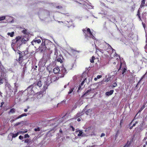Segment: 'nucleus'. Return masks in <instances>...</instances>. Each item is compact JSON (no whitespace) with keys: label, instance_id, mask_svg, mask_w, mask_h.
<instances>
[{"label":"nucleus","instance_id":"obj_50","mask_svg":"<svg viewBox=\"0 0 147 147\" xmlns=\"http://www.w3.org/2000/svg\"><path fill=\"white\" fill-rule=\"evenodd\" d=\"M125 72V71H124L123 72V74Z\"/></svg>","mask_w":147,"mask_h":147},{"label":"nucleus","instance_id":"obj_44","mask_svg":"<svg viewBox=\"0 0 147 147\" xmlns=\"http://www.w3.org/2000/svg\"><path fill=\"white\" fill-rule=\"evenodd\" d=\"M64 87L65 88H66V85H65L64 86Z\"/></svg>","mask_w":147,"mask_h":147},{"label":"nucleus","instance_id":"obj_10","mask_svg":"<svg viewBox=\"0 0 147 147\" xmlns=\"http://www.w3.org/2000/svg\"><path fill=\"white\" fill-rule=\"evenodd\" d=\"M60 68L57 67H56L53 69V71L54 73L57 74L60 72Z\"/></svg>","mask_w":147,"mask_h":147},{"label":"nucleus","instance_id":"obj_21","mask_svg":"<svg viewBox=\"0 0 147 147\" xmlns=\"http://www.w3.org/2000/svg\"><path fill=\"white\" fill-rule=\"evenodd\" d=\"M142 128H140V127L139 128H137V131H138V132L142 130Z\"/></svg>","mask_w":147,"mask_h":147},{"label":"nucleus","instance_id":"obj_20","mask_svg":"<svg viewBox=\"0 0 147 147\" xmlns=\"http://www.w3.org/2000/svg\"><path fill=\"white\" fill-rule=\"evenodd\" d=\"M57 61L61 63L62 62V60L60 58H57Z\"/></svg>","mask_w":147,"mask_h":147},{"label":"nucleus","instance_id":"obj_40","mask_svg":"<svg viewBox=\"0 0 147 147\" xmlns=\"http://www.w3.org/2000/svg\"><path fill=\"white\" fill-rule=\"evenodd\" d=\"M77 121H80V118H78V119H77Z\"/></svg>","mask_w":147,"mask_h":147},{"label":"nucleus","instance_id":"obj_26","mask_svg":"<svg viewBox=\"0 0 147 147\" xmlns=\"http://www.w3.org/2000/svg\"><path fill=\"white\" fill-rule=\"evenodd\" d=\"M23 138V136H19V139H20V140H22Z\"/></svg>","mask_w":147,"mask_h":147},{"label":"nucleus","instance_id":"obj_1","mask_svg":"<svg viewBox=\"0 0 147 147\" xmlns=\"http://www.w3.org/2000/svg\"><path fill=\"white\" fill-rule=\"evenodd\" d=\"M83 31L85 33L84 35L86 38L88 37H89L90 38H91L95 40V37L93 35L89 28H86L85 29H84Z\"/></svg>","mask_w":147,"mask_h":147},{"label":"nucleus","instance_id":"obj_12","mask_svg":"<svg viewBox=\"0 0 147 147\" xmlns=\"http://www.w3.org/2000/svg\"><path fill=\"white\" fill-rule=\"evenodd\" d=\"M19 134V132H17L15 134H11L9 135V136H11L13 138H15Z\"/></svg>","mask_w":147,"mask_h":147},{"label":"nucleus","instance_id":"obj_22","mask_svg":"<svg viewBox=\"0 0 147 147\" xmlns=\"http://www.w3.org/2000/svg\"><path fill=\"white\" fill-rule=\"evenodd\" d=\"M27 131L26 130L25 131H20L19 132V133H20V134H23L24 133H26L27 132Z\"/></svg>","mask_w":147,"mask_h":147},{"label":"nucleus","instance_id":"obj_5","mask_svg":"<svg viewBox=\"0 0 147 147\" xmlns=\"http://www.w3.org/2000/svg\"><path fill=\"white\" fill-rule=\"evenodd\" d=\"M76 134L77 135V136L79 137H85V133L84 132H83L82 130H78L76 131Z\"/></svg>","mask_w":147,"mask_h":147},{"label":"nucleus","instance_id":"obj_46","mask_svg":"<svg viewBox=\"0 0 147 147\" xmlns=\"http://www.w3.org/2000/svg\"><path fill=\"white\" fill-rule=\"evenodd\" d=\"M146 145H147V142H146Z\"/></svg>","mask_w":147,"mask_h":147},{"label":"nucleus","instance_id":"obj_31","mask_svg":"<svg viewBox=\"0 0 147 147\" xmlns=\"http://www.w3.org/2000/svg\"><path fill=\"white\" fill-rule=\"evenodd\" d=\"M28 141H29V140H28V139H26L24 141V142L25 143H28Z\"/></svg>","mask_w":147,"mask_h":147},{"label":"nucleus","instance_id":"obj_23","mask_svg":"<svg viewBox=\"0 0 147 147\" xmlns=\"http://www.w3.org/2000/svg\"><path fill=\"white\" fill-rule=\"evenodd\" d=\"M107 47L109 49H112V48L108 44L107 45Z\"/></svg>","mask_w":147,"mask_h":147},{"label":"nucleus","instance_id":"obj_9","mask_svg":"<svg viewBox=\"0 0 147 147\" xmlns=\"http://www.w3.org/2000/svg\"><path fill=\"white\" fill-rule=\"evenodd\" d=\"M41 42V40L40 39L38 40H34L32 42V45H34V44L36 42L38 44L40 43Z\"/></svg>","mask_w":147,"mask_h":147},{"label":"nucleus","instance_id":"obj_25","mask_svg":"<svg viewBox=\"0 0 147 147\" xmlns=\"http://www.w3.org/2000/svg\"><path fill=\"white\" fill-rule=\"evenodd\" d=\"M29 136L28 134H26L24 136V138H29Z\"/></svg>","mask_w":147,"mask_h":147},{"label":"nucleus","instance_id":"obj_8","mask_svg":"<svg viewBox=\"0 0 147 147\" xmlns=\"http://www.w3.org/2000/svg\"><path fill=\"white\" fill-rule=\"evenodd\" d=\"M27 90L28 91V95H31V96H32V95L34 94V92L33 90H32L31 88L30 87H29L27 89Z\"/></svg>","mask_w":147,"mask_h":147},{"label":"nucleus","instance_id":"obj_3","mask_svg":"<svg viewBox=\"0 0 147 147\" xmlns=\"http://www.w3.org/2000/svg\"><path fill=\"white\" fill-rule=\"evenodd\" d=\"M60 71L59 75V77L62 78L64 77L65 74L67 73L66 70L64 66H62L60 67Z\"/></svg>","mask_w":147,"mask_h":147},{"label":"nucleus","instance_id":"obj_18","mask_svg":"<svg viewBox=\"0 0 147 147\" xmlns=\"http://www.w3.org/2000/svg\"><path fill=\"white\" fill-rule=\"evenodd\" d=\"M15 109H10L9 111V113H13L15 112Z\"/></svg>","mask_w":147,"mask_h":147},{"label":"nucleus","instance_id":"obj_19","mask_svg":"<svg viewBox=\"0 0 147 147\" xmlns=\"http://www.w3.org/2000/svg\"><path fill=\"white\" fill-rule=\"evenodd\" d=\"M37 86L39 87H40L41 86V82L40 81H38L37 83Z\"/></svg>","mask_w":147,"mask_h":147},{"label":"nucleus","instance_id":"obj_14","mask_svg":"<svg viewBox=\"0 0 147 147\" xmlns=\"http://www.w3.org/2000/svg\"><path fill=\"white\" fill-rule=\"evenodd\" d=\"M14 34V32H9L7 34L9 36H10L11 37H12L13 36V35Z\"/></svg>","mask_w":147,"mask_h":147},{"label":"nucleus","instance_id":"obj_36","mask_svg":"<svg viewBox=\"0 0 147 147\" xmlns=\"http://www.w3.org/2000/svg\"><path fill=\"white\" fill-rule=\"evenodd\" d=\"M84 81L82 82L81 83V84L80 85L81 86H82L83 85V84H84Z\"/></svg>","mask_w":147,"mask_h":147},{"label":"nucleus","instance_id":"obj_16","mask_svg":"<svg viewBox=\"0 0 147 147\" xmlns=\"http://www.w3.org/2000/svg\"><path fill=\"white\" fill-rule=\"evenodd\" d=\"M145 4V0H143L142 1V3L141 4V5H140V7H143L144 5V4Z\"/></svg>","mask_w":147,"mask_h":147},{"label":"nucleus","instance_id":"obj_28","mask_svg":"<svg viewBox=\"0 0 147 147\" xmlns=\"http://www.w3.org/2000/svg\"><path fill=\"white\" fill-rule=\"evenodd\" d=\"M109 78H107L106 80L105 81V82H108L109 81Z\"/></svg>","mask_w":147,"mask_h":147},{"label":"nucleus","instance_id":"obj_42","mask_svg":"<svg viewBox=\"0 0 147 147\" xmlns=\"http://www.w3.org/2000/svg\"><path fill=\"white\" fill-rule=\"evenodd\" d=\"M20 123H16V125H19V124H20Z\"/></svg>","mask_w":147,"mask_h":147},{"label":"nucleus","instance_id":"obj_51","mask_svg":"<svg viewBox=\"0 0 147 147\" xmlns=\"http://www.w3.org/2000/svg\"><path fill=\"white\" fill-rule=\"evenodd\" d=\"M35 130L36 131H37V130L36 129H35Z\"/></svg>","mask_w":147,"mask_h":147},{"label":"nucleus","instance_id":"obj_17","mask_svg":"<svg viewBox=\"0 0 147 147\" xmlns=\"http://www.w3.org/2000/svg\"><path fill=\"white\" fill-rule=\"evenodd\" d=\"M95 58L94 57L92 56L91 59H90V62L91 63H93L94 62V60L95 59Z\"/></svg>","mask_w":147,"mask_h":147},{"label":"nucleus","instance_id":"obj_27","mask_svg":"<svg viewBox=\"0 0 147 147\" xmlns=\"http://www.w3.org/2000/svg\"><path fill=\"white\" fill-rule=\"evenodd\" d=\"M105 134L102 133L100 135V137H102L103 136H105Z\"/></svg>","mask_w":147,"mask_h":147},{"label":"nucleus","instance_id":"obj_37","mask_svg":"<svg viewBox=\"0 0 147 147\" xmlns=\"http://www.w3.org/2000/svg\"><path fill=\"white\" fill-rule=\"evenodd\" d=\"M117 85V84L116 83H114V85H113V86L114 87H115Z\"/></svg>","mask_w":147,"mask_h":147},{"label":"nucleus","instance_id":"obj_48","mask_svg":"<svg viewBox=\"0 0 147 147\" xmlns=\"http://www.w3.org/2000/svg\"><path fill=\"white\" fill-rule=\"evenodd\" d=\"M113 64H115V62H114Z\"/></svg>","mask_w":147,"mask_h":147},{"label":"nucleus","instance_id":"obj_57","mask_svg":"<svg viewBox=\"0 0 147 147\" xmlns=\"http://www.w3.org/2000/svg\"><path fill=\"white\" fill-rule=\"evenodd\" d=\"M1 22H0V23H1Z\"/></svg>","mask_w":147,"mask_h":147},{"label":"nucleus","instance_id":"obj_2","mask_svg":"<svg viewBox=\"0 0 147 147\" xmlns=\"http://www.w3.org/2000/svg\"><path fill=\"white\" fill-rule=\"evenodd\" d=\"M21 39V36H18L16 37L15 39L13 40L11 45L12 47H17L20 45L22 43H20V40Z\"/></svg>","mask_w":147,"mask_h":147},{"label":"nucleus","instance_id":"obj_39","mask_svg":"<svg viewBox=\"0 0 147 147\" xmlns=\"http://www.w3.org/2000/svg\"><path fill=\"white\" fill-rule=\"evenodd\" d=\"M89 91V90H88L87 92H86L84 94V95H86V94L88 93V92Z\"/></svg>","mask_w":147,"mask_h":147},{"label":"nucleus","instance_id":"obj_35","mask_svg":"<svg viewBox=\"0 0 147 147\" xmlns=\"http://www.w3.org/2000/svg\"><path fill=\"white\" fill-rule=\"evenodd\" d=\"M137 123H138V122H136L135 123H134L133 124L132 127L135 126L136 124Z\"/></svg>","mask_w":147,"mask_h":147},{"label":"nucleus","instance_id":"obj_49","mask_svg":"<svg viewBox=\"0 0 147 147\" xmlns=\"http://www.w3.org/2000/svg\"><path fill=\"white\" fill-rule=\"evenodd\" d=\"M144 107L142 108V109H143L144 108Z\"/></svg>","mask_w":147,"mask_h":147},{"label":"nucleus","instance_id":"obj_56","mask_svg":"<svg viewBox=\"0 0 147 147\" xmlns=\"http://www.w3.org/2000/svg\"><path fill=\"white\" fill-rule=\"evenodd\" d=\"M73 130H74V129H73Z\"/></svg>","mask_w":147,"mask_h":147},{"label":"nucleus","instance_id":"obj_47","mask_svg":"<svg viewBox=\"0 0 147 147\" xmlns=\"http://www.w3.org/2000/svg\"><path fill=\"white\" fill-rule=\"evenodd\" d=\"M94 42L95 44V41H94Z\"/></svg>","mask_w":147,"mask_h":147},{"label":"nucleus","instance_id":"obj_29","mask_svg":"<svg viewBox=\"0 0 147 147\" xmlns=\"http://www.w3.org/2000/svg\"><path fill=\"white\" fill-rule=\"evenodd\" d=\"M137 15H138V16L139 17V18H140V13L139 12V10H138V13Z\"/></svg>","mask_w":147,"mask_h":147},{"label":"nucleus","instance_id":"obj_13","mask_svg":"<svg viewBox=\"0 0 147 147\" xmlns=\"http://www.w3.org/2000/svg\"><path fill=\"white\" fill-rule=\"evenodd\" d=\"M27 116V114H26V113L20 115L19 116H18V117H17L16 118V119H19L20 118H21L22 117H24V116Z\"/></svg>","mask_w":147,"mask_h":147},{"label":"nucleus","instance_id":"obj_4","mask_svg":"<svg viewBox=\"0 0 147 147\" xmlns=\"http://www.w3.org/2000/svg\"><path fill=\"white\" fill-rule=\"evenodd\" d=\"M94 130V128L92 127H89L86 128L84 132L85 133V136L89 135L90 133Z\"/></svg>","mask_w":147,"mask_h":147},{"label":"nucleus","instance_id":"obj_7","mask_svg":"<svg viewBox=\"0 0 147 147\" xmlns=\"http://www.w3.org/2000/svg\"><path fill=\"white\" fill-rule=\"evenodd\" d=\"M27 36L24 37V38H22L21 36V39L20 40V43H21V42L23 43H25L26 41L28 40V38Z\"/></svg>","mask_w":147,"mask_h":147},{"label":"nucleus","instance_id":"obj_55","mask_svg":"<svg viewBox=\"0 0 147 147\" xmlns=\"http://www.w3.org/2000/svg\"><path fill=\"white\" fill-rule=\"evenodd\" d=\"M73 130H74V129H73Z\"/></svg>","mask_w":147,"mask_h":147},{"label":"nucleus","instance_id":"obj_33","mask_svg":"<svg viewBox=\"0 0 147 147\" xmlns=\"http://www.w3.org/2000/svg\"><path fill=\"white\" fill-rule=\"evenodd\" d=\"M129 145L127 144L125 145L123 147H129Z\"/></svg>","mask_w":147,"mask_h":147},{"label":"nucleus","instance_id":"obj_32","mask_svg":"<svg viewBox=\"0 0 147 147\" xmlns=\"http://www.w3.org/2000/svg\"><path fill=\"white\" fill-rule=\"evenodd\" d=\"M142 24L143 27H144V29H145V26H145V24H144L143 22H142Z\"/></svg>","mask_w":147,"mask_h":147},{"label":"nucleus","instance_id":"obj_43","mask_svg":"<svg viewBox=\"0 0 147 147\" xmlns=\"http://www.w3.org/2000/svg\"><path fill=\"white\" fill-rule=\"evenodd\" d=\"M132 126H131V127H130V128H130V129H132Z\"/></svg>","mask_w":147,"mask_h":147},{"label":"nucleus","instance_id":"obj_15","mask_svg":"<svg viewBox=\"0 0 147 147\" xmlns=\"http://www.w3.org/2000/svg\"><path fill=\"white\" fill-rule=\"evenodd\" d=\"M102 77V76L101 75H98L96 78H94V80L95 81H96L98 79H99L101 78Z\"/></svg>","mask_w":147,"mask_h":147},{"label":"nucleus","instance_id":"obj_34","mask_svg":"<svg viewBox=\"0 0 147 147\" xmlns=\"http://www.w3.org/2000/svg\"><path fill=\"white\" fill-rule=\"evenodd\" d=\"M122 65H124L125 64L124 63H121V65H120V68H121V67Z\"/></svg>","mask_w":147,"mask_h":147},{"label":"nucleus","instance_id":"obj_30","mask_svg":"<svg viewBox=\"0 0 147 147\" xmlns=\"http://www.w3.org/2000/svg\"><path fill=\"white\" fill-rule=\"evenodd\" d=\"M92 110L91 109H89L87 111H86V112L87 113H89V112H92Z\"/></svg>","mask_w":147,"mask_h":147},{"label":"nucleus","instance_id":"obj_45","mask_svg":"<svg viewBox=\"0 0 147 147\" xmlns=\"http://www.w3.org/2000/svg\"><path fill=\"white\" fill-rule=\"evenodd\" d=\"M143 147H146V145H144L143 146Z\"/></svg>","mask_w":147,"mask_h":147},{"label":"nucleus","instance_id":"obj_41","mask_svg":"<svg viewBox=\"0 0 147 147\" xmlns=\"http://www.w3.org/2000/svg\"><path fill=\"white\" fill-rule=\"evenodd\" d=\"M27 109H25L24 110V111L25 112H26L27 111Z\"/></svg>","mask_w":147,"mask_h":147},{"label":"nucleus","instance_id":"obj_54","mask_svg":"<svg viewBox=\"0 0 147 147\" xmlns=\"http://www.w3.org/2000/svg\"><path fill=\"white\" fill-rule=\"evenodd\" d=\"M59 6H58V7H57V8H58V7L59 8Z\"/></svg>","mask_w":147,"mask_h":147},{"label":"nucleus","instance_id":"obj_24","mask_svg":"<svg viewBox=\"0 0 147 147\" xmlns=\"http://www.w3.org/2000/svg\"><path fill=\"white\" fill-rule=\"evenodd\" d=\"M74 89V88H71L70 89V90L69 91V92L68 94H71V92L73 91V90Z\"/></svg>","mask_w":147,"mask_h":147},{"label":"nucleus","instance_id":"obj_52","mask_svg":"<svg viewBox=\"0 0 147 147\" xmlns=\"http://www.w3.org/2000/svg\"><path fill=\"white\" fill-rule=\"evenodd\" d=\"M60 131L61 132L62 131H61V130H60Z\"/></svg>","mask_w":147,"mask_h":147},{"label":"nucleus","instance_id":"obj_38","mask_svg":"<svg viewBox=\"0 0 147 147\" xmlns=\"http://www.w3.org/2000/svg\"><path fill=\"white\" fill-rule=\"evenodd\" d=\"M55 54L56 55H57V52L56 49L55 50Z\"/></svg>","mask_w":147,"mask_h":147},{"label":"nucleus","instance_id":"obj_6","mask_svg":"<svg viewBox=\"0 0 147 147\" xmlns=\"http://www.w3.org/2000/svg\"><path fill=\"white\" fill-rule=\"evenodd\" d=\"M5 19H6L8 22H10L11 20L12 19V18L11 17L7 16H2L0 17V21H1Z\"/></svg>","mask_w":147,"mask_h":147},{"label":"nucleus","instance_id":"obj_11","mask_svg":"<svg viewBox=\"0 0 147 147\" xmlns=\"http://www.w3.org/2000/svg\"><path fill=\"white\" fill-rule=\"evenodd\" d=\"M113 90H111L109 92H106V94L107 96L113 94Z\"/></svg>","mask_w":147,"mask_h":147},{"label":"nucleus","instance_id":"obj_53","mask_svg":"<svg viewBox=\"0 0 147 147\" xmlns=\"http://www.w3.org/2000/svg\"><path fill=\"white\" fill-rule=\"evenodd\" d=\"M40 47H39V48L40 49Z\"/></svg>","mask_w":147,"mask_h":147}]
</instances>
